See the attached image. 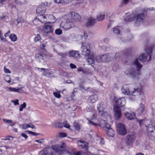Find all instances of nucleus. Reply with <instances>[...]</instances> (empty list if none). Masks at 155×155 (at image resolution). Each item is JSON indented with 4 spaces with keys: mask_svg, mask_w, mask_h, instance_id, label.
<instances>
[{
    "mask_svg": "<svg viewBox=\"0 0 155 155\" xmlns=\"http://www.w3.org/2000/svg\"><path fill=\"white\" fill-rule=\"evenodd\" d=\"M81 48L82 54L86 57H88L86 60L89 64H94L95 62L100 63V61L97 56L91 51L89 44L86 43H82Z\"/></svg>",
    "mask_w": 155,
    "mask_h": 155,
    "instance_id": "obj_1",
    "label": "nucleus"
},
{
    "mask_svg": "<svg viewBox=\"0 0 155 155\" xmlns=\"http://www.w3.org/2000/svg\"><path fill=\"white\" fill-rule=\"evenodd\" d=\"M137 68V70L132 68H127L124 71L125 74L127 76H130L132 78L137 77L140 74V71L142 67V65L140 64L138 59H135L133 64Z\"/></svg>",
    "mask_w": 155,
    "mask_h": 155,
    "instance_id": "obj_2",
    "label": "nucleus"
},
{
    "mask_svg": "<svg viewBox=\"0 0 155 155\" xmlns=\"http://www.w3.org/2000/svg\"><path fill=\"white\" fill-rule=\"evenodd\" d=\"M114 55L112 53L105 54L100 56H97L98 58L99 59L100 62L101 61L104 62H109L114 60Z\"/></svg>",
    "mask_w": 155,
    "mask_h": 155,
    "instance_id": "obj_3",
    "label": "nucleus"
},
{
    "mask_svg": "<svg viewBox=\"0 0 155 155\" xmlns=\"http://www.w3.org/2000/svg\"><path fill=\"white\" fill-rule=\"evenodd\" d=\"M53 148L57 152H60L59 155H72L71 153L65 150L62 146L56 145Z\"/></svg>",
    "mask_w": 155,
    "mask_h": 155,
    "instance_id": "obj_4",
    "label": "nucleus"
},
{
    "mask_svg": "<svg viewBox=\"0 0 155 155\" xmlns=\"http://www.w3.org/2000/svg\"><path fill=\"white\" fill-rule=\"evenodd\" d=\"M149 121H144L143 120H140L139 123L140 125L141 126V124L142 123H145L146 127H147V136H149L151 137V134L152 133L155 131V127L153 126L152 124H146L147 122Z\"/></svg>",
    "mask_w": 155,
    "mask_h": 155,
    "instance_id": "obj_5",
    "label": "nucleus"
},
{
    "mask_svg": "<svg viewBox=\"0 0 155 155\" xmlns=\"http://www.w3.org/2000/svg\"><path fill=\"white\" fill-rule=\"evenodd\" d=\"M74 23L73 21H71L69 20H68L65 23L62 22L60 25V27L64 28L65 30H68L74 27Z\"/></svg>",
    "mask_w": 155,
    "mask_h": 155,
    "instance_id": "obj_6",
    "label": "nucleus"
},
{
    "mask_svg": "<svg viewBox=\"0 0 155 155\" xmlns=\"http://www.w3.org/2000/svg\"><path fill=\"white\" fill-rule=\"evenodd\" d=\"M117 130L119 134L121 135H124L127 133V130L124 125L121 123L117 124Z\"/></svg>",
    "mask_w": 155,
    "mask_h": 155,
    "instance_id": "obj_7",
    "label": "nucleus"
},
{
    "mask_svg": "<svg viewBox=\"0 0 155 155\" xmlns=\"http://www.w3.org/2000/svg\"><path fill=\"white\" fill-rule=\"evenodd\" d=\"M135 134H132L127 135L125 139L126 144L128 145H132L135 140Z\"/></svg>",
    "mask_w": 155,
    "mask_h": 155,
    "instance_id": "obj_8",
    "label": "nucleus"
},
{
    "mask_svg": "<svg viewBox=\"0 0 155 155\" xmlns=\"http://www.w3.org/2000/svg\"><path fill=\"white\" fill-rule=\"evenodd\" d=\"M147 55L145 53L142 54L139 57V60L142 62H144L147 60L148 61L151 60V57L150 55L147 54Z\"/></svg>",
    "mask_w": 155,
    "mask_h": 155,
    "instance_id": "obj_9",
    "label": "nucleus"
},
{
    "mask_svg": "<svg viewBox=\"0 0 155 155\" xmlns=\"http://www.w3.org/2000/svg\"><path fill=\"white\" fill-rule=\"evenodd\" d=\"M43 30L47 34L51 33L53 32L52 26L51 25L50 22H46L45 23L43 27Z\"/></svg>",
    "mask_w": 155,
    "mask_h": 155,
    "instance_id": "obj_10",
    "label": "nucleus"
},
{
    "mask_svg": "<svg viewBox=\"0 0 155 155\" xmlns=\"http://www.w3.org/2000/svg\"><path fill=\"white\" fill-rule=\"evenodd\" d=\"M114 115L116 120L119 119L122 116L120 110L118 106H115L114 108Z\"/></svg>",
    "mask_w": 155,
    "mask_h": 155,
    "instance_id": "obj_11",
    "label": "nucleus"
},
{
    "mask_svg": "<svg viewBox=\"0 0 155 155\" xmlns=\"http://www.w3.org/2000/svg\"><path fill=\"white\" fill-rule=\"evenodd\" d=\"M117 105V106H118L119 108L120 107H123L122 109L123 110H125V107H124L126 104V101L124 98L121 97L118 99L116 102Z\"/></svg>",
    "mask_w": 155,
    "mask_h": 155,
    "instance_id": "obj_12",
    "label": "nucleus"
},
{
    "mask_svg": "<svg viewBox=\"0 0 155 155\" xmlns=\"http://www.w3.org/2000/svg\"><path fill=\"white\" fill-rule=\"evenodd\" d=\"M71 20L74 22L78 21L81 19L80 15L75 12H71Z\"/></svg>",
    "mask_w": 155,
    "mask_h": 155,
    "instance_id": "obj_13",
    "label": "nucleus"
},
{
    "mask_svg": "<svg viewBox=\"0 0 155 155\" xmlns=\"http://www.w3.org/2000/svg\"><path fill=\"white\" fill-rule=\"evenodd\" d=\"M77 143L78 147L81 148H88V143L84 141L78 140Z\"/></svg>",
    "mask_w": 155,
    "mask_h": 155,
    "instance_id": "obj_14",
    "label": "nucleus"
},
{
    "mask_svg": "<svg viewBox=\"0 0 155 155\" xmlns=\"http://www.w3.org/2000/svg\"><path fill=\"white\" fill-rule=\"evenodd\" d=\"M23 88V87H18V88H16L15 87H8V91H10L17 92L20 93H24L25 92L22 90V88Z\"/></svg>",
    "mask_w": 155,
    "mask_h": 155,
    "instance_id": "obj_15",
    "label": "nucleus"
},
{
    "mask_svg": "<svg viewBox=\"0 0 155 155\" xmlns=\"http://www.w3.org/2000/svg\"><path fill=\"white\" fill-rule=\"evenodd\" d=\"M136 23L137 24H139L141 22H142L144 18V16L143 14L140 13L136 15Z\"/></svg>",
    "mask_w": 155,
    "mask_h": 155,
    "instance_id": "obj_16",
    "label": "nucleus"
},
{
    "mask_svg": "<svg viewBox=\"0 0 155 155\" xmlns=\"http://www.w3.org/2000/svg\"><path fill=\"white\" fill-rule=\"evenodd\" d=\"M69 56L75 58H80V54L78 51H70L69 52Z\"/></svg>",
    "mask_w": 155,
    "mask_h": 155,
    "instance_id": "obj_17",
    "label": "nucleus"
},
{
    "mask_svg": "<svg viewBox=\"0 0 155 155\" xmlns=\"http://www.w3.org/2000/svg\"><path fill=\"white\" fill-rule=\"evenodd\" d=\"M126 117L128 120H132L135 118V115L134 112L129 113L127 112L124 113Z\"/></svg>",
    "mask_w": 155,
    "mask_h": 155,
    "instance_id": "obj_18",
    "label": "nucleus"
},
{
    "mask_svg": "<svg viewBox=\"0 0 155 155\" xmlns=\"http://www.w3.org/2000/svg\"><path fill=\"white\" fill-rule=\"evenodd\" d=\"M96 22V20L91 17H90L87 19V26H91L94 25Z\"/></svg>",
    "mask_w": 155,
    "mask_h": 155,
    "instance_id": "obj_19",
    "label": "nucleus"
},
{
    "mask_svg": "<svg viewBox=\"0 0 155 155\" xmlns=\"http://www.w3.org/2000/svg\"><path fill=\"white\" fill-rule=\"evenodd\" d=\"M98 97L96 94H94L90 96L88 99V101L91 103H95L96 101L98 100Z\"/></svg>",
    "mask_w": 155,
    "mask_h": 155,
    "instance_id": "obj_20",
    "label": "nucleus"
},
{
    "mask_svg": "<svg viewBox=\"0 0 155 155\" xmlns=\"http://www.w3.org/2000/svg\"><path fill=\"white\" fill-rule=\"evenodd\" d=\"M121 91L123 94L125 95H128L129 85H124L121 88Z\"/></svg>",
    "mask_w": 155,
    "mask_h": 155,
    "instance_id": "obj_21",
    "label": "nucleus"
},
{
    "mask_svg": "<svg viewBox=\"0 0 155 155\" xmlns=\"http://www.w3.org/2000/svg\"><path fill=\"white\" fill-rule=\"evenodd\" d=\"M46 11V8L44 6H39L36 10V12L38 14H44Z\"/></svg>",
    "mask_w": 155,
    "mask_h": 155,
    "instance_id": "obj_22",
    "label": "nucleus"
},
{
    "mask_svg": "<svg viewBox=\"0 0 155 155\" xmlns=\"http://www.w3.org/2000/svg\"><path fill=\"white\" fill-rule=\"evenodd\" d=\"M145 107L144 105L142 103H140L139 105L137 111L140 114L142 113L145 111Z\"/></svg>",
    "mask_w": 155,
    "mask_h": 155,
    "instance_id": "obj_23",
    "label": "nucleus"
},
{
    "mask_svg": "<svg viewBox=\"0 0 155 155\" xmlns=\"http://www.w3.org/2000/svg\"><path fill=\"white\" fill-rule=\"evenodd\" d=\"M135 16L134 14H131L127 16L125 19V21L127 22H130L134 20Z\"/></svg>",
    "mask_w": 155,
    "mask_h": 155,
    "instance_id": "obj_24",
    "label": "nucleus"
},
{
    "mask_svg": "<svg viewBox=\"0 0 155 155\" xmlns=\"http://www.w3.org/2000/svg\"><path fill=\"white\" fill-rule=\"evenodd\" d=\"M37 17L40 22L41 23H43L45 22L47 20V16L46 15H40L37 16Z\"/></svg>",
    "mask_w": 155,
    "mask_h": 155,
    "instance_id": "obj_25",
    "label": "nucleus"
},
{
    "mask_svg": "<svg viewBox=\"0 0 155 155\" xmlns=\"http://www.w3.org/2000/svg\"><path fill=\"white\" fill-rule=\"evenodd\" d=\"M134 93L136 95H141L143 94L142 91V88L141 87H139L135 88V91Z\"/></svg>",
    "mask_w": 155,
    "mask_h": 155,
    "instance_id": "obj_26",
    "label": "nucleus"
},
{
    "mask_svg": "<svg viewBox=\"0 0 155 155\" xmlns=\"http://www.w3.org/2000/svg\"><path fill=\"white\" fill-rule=\"evenodd\" d=\"M47 18L48 17V18L51 20V21L50 22V23H54L56 21L55 18L52 15H46Z\"/></svg>",
    "mask_w": 155,
    "mask_h": 155,
    "instance_id": "obj_27",
    "label": "nucleus"
},
{
    "mask_svg": "<svg viewBox=\"0 0 155 155\" xmlns=\"http://www.w3.org/2000/svg\"><path fill=\"white\" fill-rule=\"evenodd\" d=\"M36 59L39 62L43 61L44 59L42 55L39 54H36L35 56Z\"/></svg>",
    "mask_w": 155,
    "mask_h": 155,
    "instance_id": "obj_28",
    "label": "nucleus"
},
{
    "mask_svg": "<svg viewBox=\"0 0 155 155\" xmlns=\"http://www.w3.org/2000/svg\"><path fill=\"white\" fill-rule=\"evenodd\" d=\"M135 88L133 86L129 85L128 95L132 94L135 93Z\"/></svg>",
    "mask_w": 155,
    "mask_h": 155,
    "instance_id": "obj_29",
    "label": "nucleus"
},
{
    "mask_svg": "<svg viewBox=\"0 0 155 155\" xmlns=\"http://www.w3.org/2000/svg\"><path fill=\"white\" fill-rule=\"evenodd\" d=\"M38 69H40L41 70H43V75L47 76L50 75L51 74V73L49 72V70L48 69H45L44 68H38Z\"/></svg>",
    "mask_w": 155,
    "mask_h": 155,
    "instance_id": "obj_30",
    "label": "nucleus"
},
{
    "mask_svg": "<svg viewBox=\"0 0 155 155\" xmlns=\"http://www.w3.org/2000/svg\"><path fill=\"white\" fill-rule=\"evenodd\" d=\"M107 134L110 137H113L114 134V132L112 128L108 129L107 130Z\"/></svg>",
    "mask_w": 155,
    "mask_h": 155,
    "instance_id": "obj_31",
    "label": "nucleus"
},
{
    "mask_svg": "<svg viewBox=\"0 0 155 155\" xmlns=\"http://www.w3.org/2000/svg\"><path fill=\"white\" fill-rule=\"evenodd\" d=\"M113 31L114 33L116 35H119L120 34V30L118 26H116L114 28Z\"/></svg>",
    "mask_w": 155,
    "mask_h": 155,
    "instance_id": "obj_32",
    "label": "nucleus"
},
{
    "mask_svg": "<svg viewBox=\"0 0 155 155\" xmlns=\"http://www.w3.org/2000/svg\"><path fill=\"white\" fill-rule=\"evenodd\" d=\"M9 38L11 40L13 41H15L17 40L16 36L13 34H11L9 36Z\"/></svg>",
    "mask_w": 155,
    "mask_h": 155,
    "instance_id": "obj_33",
    "label": "nucleus"
},
{
    "mask_svg": "<svg viewBox=\"0 0 155 155\" xmlns=\"http://www.w3.org/2000/svg\"><path fill=\"white\" fill-rule=\"evenodd\" d=\"M107 122L103 120H101L100 121L99 124H98V126H100L103 127H104V126Z\"/></svg>",
    "mask_w": 155,
    "mask_h": 155,
    "instance_id": "obj_34",
    "label": "nucleus"
},
{
    "mask_svg": "<svg viewBox=\"0 0 155 155\" xmlns=\"http://www.w3.org/2000/svg\"><path fill=\"white\" fill-rule=\"evenodd\" d=\"M33 22L36 25H39L40 24V23H41L39 20V19L38 18V17L37 16L33 20Z\"/></svg>",
    "mask_w": 155,
    "mask_h": 155,
    "instance_id": "obj_35",
    "label": "nucleus"
},
{
    "mask_svg": "<svg viewBox=\"0 0 155 155\" xmlns=\"http://www.w3.org/2000/svg\"><path fill=\"white\" fill-rule=\"evenodd\" d=\"M151 137L149 136H147L150 139L155 141V131L151 133Z\"/></svg>",
    "mask_w": 155,
    "mask_h": 155,
    "instance_id": "obj_36",
    "label": "nucleus"
},
{
    "mask_svg": "<svg viewBox=\"0 0 155 155\" xmlns=\"http://www.w3.org/2000/svg\"><path fill=\"white\" fill-rule=\"evenodd\" d=\"M26 106V104L25 103H24L20 105L19 108V110L20 111H21L23 110L24 108H25Z\"/></svg>",
    "mask_w": 155,
    "mask_h": 155,
    "instance_id": "obj_37",
    "label": "nucleus"
},
{
    "mask_svg": "<svg viewBox=\"0 0 155 155\" xmlns=\"http://www.w3.org/2000/svg\"><path fill=\"white\" fill-rule=\"evenodd\" d=\"M89 88L88 87H85L83 85H80V90L82 91H87L89 89Z\"/></svg>",
    "mask_w": 155,
    "mask_h": 155,
    "instance_id": "obj_38",
    "label": "nucleus"
},
{
    "mask_svg": "<svg viewBox=\"0 0 155 155\" xmlns=\"http://www.w3.org/2000/svg\"><path fill=\"white\" fill-rule=\"evenodd\" d=\"M73 126L75 130H80V128L79 126L76 122L74 123Z\"/></svg>",
    "mask_w": 155,
    "mask_h": 155,
    "instance_id": "obj_39",
    "label": "nucleus"
},
{
    "mask_svg": "<svg viewBox=\"0 0 155 155\" xmlns=\"http://www.w3.org/2000/svg\"><path fill=\"white\" fill-rule=\"evenodd\" d=\"M28 124H23L19 125V127L23 129H26L28 128Z\"/></svg>",
    "mask_w": 155,
    "mask_h": 155,
    "instance_id": "obj_40",
    "label": "nucleus"
},
{
    "mask_svg": "<svg viewBox=\"0 0 155 155\" xmlns=\"http://www.w3.org/2000/svg\"><path fill=\"white\" fill-rule=\"evenodd\" d=\"M152 48H153L152 47H149L148 49L146 50V53H145L147 55V54L150 55V53H151L152 51Z\"/></svg>",
    "mask_w": 155,
    "mask_h": 155,
    "instance_id": "obj_41",
    "label": "nucleus"
},
{
    "mask_svg": "<svg viewBox=\"0 0 155 155\" xmlns=\"http://www.w3.org/2000/svg\"><path fill=\"white\" fill-rule=\"evenodd\" d=\"M63 124L64 125V127L69 129H70V126L68 123L67 121H64L63 123Z\"/></svg>",
    "mask_w": 155,
    "mask_h": 155,
    "instance_id": "obj_42",
    "label": "nucleus"
},
{
    "mask_svg": "<svg viewBox=\"0 0 155 155\" xmlns=\"http://www.w3.org/2000/svg\"><path fill=\"white\" fill-rule=\"evenodd\" d=\"M105 17V15H98L97 17V19L98 21H101L104 19Z\"/></svg>",
    "mask_w": 155,
    "mask_h": 155,
    "instance_id": "obj_43",
    "label": "nucleus"
},
{
    "mask_svg": "<svg viewBox=\"0 0 155 155\" xmlns=\"http://www.w3.org/2000/svg\"><path fill=\"white\" fill-rule=\"evenodd\" d=\"M114 55V60L115 59H118L120 58V55L119 53V52H117L115 53V54H113Z\"/></svg>",
    "mask_w": 155,
    "mask_h": 155,
    "instance_id": "obj_44",
    "label": "nucleus"
},
{
    "mask_svg": "<svg viewBox=\"0 0 155 155\" xmlns=\"http://www.w3.org/2000/svg\"><path fill=\"white\" fill-rule=\"evenodd\" d=\"M55 33L57 35H60L62 32V30L60 29H56L55 31Z\"/></svg>",
    "mask_w": 155,
    "mask_h": 155,
    "instance_id": "obj_45",
    "label": "nucleus"
},
{
    "mask_svg": "<svg viewBox=\"0 0 155 155\" xmlns=\"http://www.w3.org/2000/svg\"><path fill=\"white\" fill-rule=\"evenodd\" d=\"M87 120L88 121V123L89 124L93 125L95 126L96 127L98 126V124L95 123L94 122H93L89 120H88V119H87Z\"/></svg>",
    "mask_w": 155,
    "mask_h": 155,
    "instance_id": "obj_46",
    "label": "nucleus"
},
{
    "mask_svg": "<svg viewBox=\"0 0 155 155\" xmlns=\"http://www.w3.org/2000/svg\"><path fill=\"white\" fill-rule=\"evenodd\" d=\"M53 94L55 97L58 98H60L61 97V96L59 92H54L53 93Z\"/></svg>",
    "mask_w": 155,
    "mask_h": 155,
    "instance_id": "obj_47",
    "label": "nucleus"
},
{
    "mask_svg": "<svg viewBox=\"0 0 155 155\" xmlns=\"http://www.w3.org/2000/svg\"><path fill=\"white\" fill-rule=\"evenodd\" d=\"M56 126L57 127L61 128L63 127V124L59 122H58L56 123Z\"/></svg>",
    "mask_w": 155,
    "mask_h": 155,
    "instance_id": "obj_48",
    "label": "nucleus"
},
{
    "mask_svg": "<svg viewBox=\"0 0 155 155\" xmlns=\"http://www.w3.org/2000/svg\"><path fill=\"white\" fill-rule=\"evenodd\" d=\"M17 21L18 23H20L24 22L25 21L23 18H22L19 17L18 18Z\"/></svg>",
    "mask_w": 155,
    "mask_h": 155,
    "instance_id": "obj_49",
    "label": "nucleus"
},
{
    "mask_svg": "<svg viewBox=\"0 0 155 155\" xmlns=\"http://www.w3.org/2000/svg\"><path fill=\"white\" fill-rule=\"evenodd\" d=\"M41 38L40 35L38 34L37 36H36L34 38V41L35 42L38 41Z\"/></svg>",
    "mask_w": 155,
    "mask_h": 155,
    "instance_id": "obj_50",
    "label": "nucleus"
},
{
    "mask_svg": "<svg viewBox=\"0 0 155 155\" xmlns=\"http://www.w3.org/2000/svg\"><path fill=\"white\" fill-rule=\"evenodd\" d=\"M27 131L28 132V133L30 134H31L32 135H34L35 136L38 135V134L35 133L34 132H32V131H28V130Z\"/></svg>",
    "mask_w": 155,
    "mask_h": 155,
    "instance_id": "obj_51",
    "label": "nucleus"
},
{
    "mask_svg": "<svg viewBox=\"0 0 155 155\" xmlns=\"http://www.w3.org/2000/svg\"><path fill=\"white\" fill-rule=\"evenodd\" d=\"M104 127L106 129H111L110 125L107 122L104 126Z\"/></svg>",
    "mask_w": 155,
    "mask_h": 155,
    "instance_id": "obj_52",
    "label": "nucleus"
},
{
    "mask_svg": "<svg viewBox=\"0 0 155 155\" xmlns=\"http://www.w3.org/2000/svg\"><path fill=\"white\" fill-rule=\"evenodd\" d=\"M12 102L15 105H18L19 104L18 100V99L15 101L12 100Z\"/></svg>",
    "mask_w": 155,
    "mask_h": 155,
    "instance_id": "obj_53",
    "label": "nucleus"
},
{
    "mask_svg": "<svg viewBox=\"0 0 155 155\" xmlns=\"http://www.w3.org/2000/svg\"><path fill=\"white\" fill-rule=\"evenodd\" d=\"M84 153L81 151H78L74 153L75 155H83Z\"/></svg>",
    "mask_w": 155,
    "mask_h": 155,
    "instance_id": "obj_54",
    "label": "nucleus"
},
{
    "mask_svg": "<svg viewBox=\"0 0 155 155\" xmlns=\"http://www.w3.org/2000/svg\"><path fill=\"white\" fill-rule=\"evenodd\" d=\"M60 136L61 137H66L67 135V134L64 133H60Z\"/></svg>",
    "mask_w": 155,
    "mask_h": 155,
    "instance_id": "obj_55",
    "label": "nucleus"
},
{
    "mask_svg": "<svg viewBox=\"0 0 155 155\" xmlns=\"http://www.w3.org/2000/svg\"><path fill=\"white\" fill-rule=\"evenodd\" d=\"M3 121L6 123H11L12 122V121L11 120H7L6 119H3Z\"/></svg>",
    "mask_w": 155,
    "mask_h": 155,
    "instance_id": "obj_56",
    "label": "nucleus"
},
{
    "mask_svg": "<svg viewBox=\"0 0 155 155\" xmlns=\"http://www.w3.org/2000/svg\"><path fill=\"white\" fill-rule=\"evenodd\" d=\"M130 0H123L122 3L123 4L126 5L129 2Z\"/></svg>",
    "mask_w": 155,
    "mask_h": 155,
    "instance_id": "obj_57",
    "label": "nucleus"
},
{
    "mask_svg": "<svg viewBox=\"0 0 155 155\" xmlns=\"http://www.w3.org/2000/svg\"><path fill=\"white\" fill-rule=\"evenodd\" d=\"M98 109L99 111V112L100 113L101 115H102L104 111L102 109H101L100 107H98Z\"/></svg>",
    "mask_w": 155,
    "mask_h": 155,
    "instance_id": "obj_58",
    "label": "nucleus"
},
{
    "mask_svg": "<svg viewBox=\"0 0 155 155\" xmlns=\"http://www.w3.org/2000/svg\"><path fill=\"white\" fill-rule=\"evenodd\" d=\"M70 66L71 68L72 69L75 68H76V66L74 64L72 63L70 64Z\"/></svg>",
    "mask_w": 155,
    "mask_h": 155,
    "instance_id": "obj_59",
    "label": "nucleus"
},
{
    "mask_svg": "<svg viewBox=\"0 0 155 155\" xmlns=\"http://www.w3.org/2000/svg\"><path fill=\"white\" fill-rule=\"evenodd\" d=\"M61 3L63 4H68L67 0H61Z\"/></svg>",
    "mask_w": 155,
    "mask_h": 155,
    "instance_id": "obj_60",
    "label": "nucleus"
},
{
    "mask_svg": "<svg viewBox=\"0 0 155 155\" xmlns=\"http://www.w3.org/2000/svg\"><path fill=\"white\" fill-rule=\"evenodd\" d=\"M21 135L25 139H27L28 137L27 135L25 133H22Z\"/></svg>",
    "mask_w": 155,
    "mask_h": 155,
    "instance_id": "obj_61",
    "label": "nucleus"
},
{
    "mask_svg": "<svg viewBox=\"0 0 155 155\" xmlns=\"http://www.w3.org/2000/svg\"><path fill=\"white\" fill-rule=\"evenodd\" d=\"M4 71L6 73H11L10 71L8 69L5 68H4Z\"/></svg>",
    "mask_w": 155,
    "mask_h": 155,
    "instance_id": "obj_62",
    "label": "nucleus"
},
{
    "mask_svg": "<svg viewBox=\"0 0 155 155\" xmlns=\"http://www.w3.org/2000/svg\"><path fill=\"white\" fill-rule=\"evenodd\" d=\"M45 45L44 43H41V45H40V47L41 49H44L45 48Z\"/></svg>",
    "mask_w": 155,
    "mask_h": 155,
    "instance_id": "obj_63",
    "label": "nucleus"
},
{
    "mask_svg": "<svg viewBox=\"0 0 155 155\" xmlns=\"http://www.w3.org/2000/svg\"><path fill=\"white\" fill-rule=\"evenodd\" d=\"M50 153H49L46 151H45L42 154V155H51Z\"/></svg>",
    "mask_w": 155,
    "mask_h": 155,
    "instance_id": "obj_64",
    "label": "nucleus"
}]
</instances>
